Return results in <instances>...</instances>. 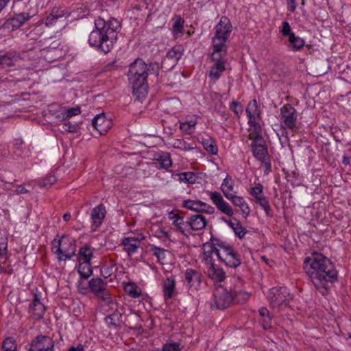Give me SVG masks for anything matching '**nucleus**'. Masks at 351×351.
Here are the masks:
<instances>
[{
  "mask_svg": "<svg viewBox=\"0 0 351 351\" xmlns=\"http://www.w3.org/2000/svg\"><path fill=\"white\" fill-rule=\"evenodd\" d=\"M304 269L322 295H327L330 286L338 280L334 264L322 254L314 252L305 258Z\"/></svg>",
  "mask_w": 351,
  "mask_h": 351,
  "instance_id": "nucleus-1",
  "label": "nucleus"
},
{
  "mask_svg": "<svg viewBox=\"0 0 351 351\" xmlns=\"http://www.w3.org/2000/svg\"><path fill=\"white\" fill-rule=\"evenodd\" d=\"M95 27L89 34L88 44L97 51L109 53L117 40V32L121 28V22L115 18L105 21L99 16L95 20Z\"/></svg>",
  "mask_w": 351,
  "mask_h": 351,
  "instance_id": "nucleus-2",
  "label": "nucleus"
},
{
  "mask_svg": "<svg viewBox=\"0 0 351 351\" xmlns=\"http://www.w3.org/2000/svg\"><path fill=\"white\" fill-rule=\"evenodd\" d=\"M132 94L138 101H142L148 93L147 64L141 58L136 59L127 73Z\"/></svg>",
  "mask_w": 351,
  "mask_h": 351,
  "instance_id": "nucleus-3",
  "label": "nucleus"
},
{
  "mask_svg": "<svg viewBox=\"0 0 351 351\" xmlns=\"http://www.w3.org/2000/svg\"><path fill=\"white\" fill-rule=\"evenodd\" d=\"M215 35L213 38V59L214 60V54L221 51H226V42L229 38L232 29V26L227 17L223 16L219 22L215 27Z\"/></svg>",
  "mask_w": 351,
  "mask_h": 351,
  "instance_id": "nucleus-4",
  "label": "nucleus"
},
{
  "mask_svg": "<svg viewBox=\"0 0 351 351\" xmlns=\"http://www.w3.org/2000/svg\"><path fill=\"white\" fill-rule=\"evenodd\" d=\"M221 248L217 252L218 260L226 266L231 268H237L241 265V255L236 250L226 241L217 244Z\"/></svg>",
  "mask_w": 351,
  "mask_h": 351,
  "instance_id": "nucleus-5",
  "label": "nucleus"
},
{
  "mask_svg": "<svg viewBox=\"0 0 351 351\" xmlns=\"http://www.w3.org/2000/svg\"><path fill=\"white\" fill-rule=\"evenodd\" d=\"M234 302L233 293L226 289L219 287L213 293V300L210 302L211 309L225 310Z\"/></svg>",
  "mask_w": 351,
  "mask_h": 351,
  "instance_id": "nucleus-6",
  "label": "nucleus"
},
{
  "mask_svg": "<svg viewBox=\"0 0 351 351\" xmlns=\"http://www.w3.org/2000/svg\"><path fill=\"white\" fill-rule=\"evenodd\" d=\"M269 299L273 308L278 310L287 307L292 297L286 287H273L269 290Z\"/></svg>",
  "mask_w": 351,
  "mask_h": 351,
  "instance_id": "nucleus-7",
  "label": "nucleus"
},
{
  "mask_svg": "<svg viewBox=\"0 0 351 351\" xmlns=\"http://www.w3.org/2000/svg\"><path fill=\"white\" fill-rule=\"evenodd\" d=\"M67 237L62 236L61 239H53L52 241V250L55 254L61 255L58 258L59 261L71 259L75 253V241L74 239H68L69 249H65Z\"/></svg>",
  "mask_w": 351,
  "mask_h": 351,
  "instance_id": "nucleus-8",
  "label": "nucleus"
},
{
  "mask_svg": "<svg viewBox=\"0 0 351 351\" xmlns=\"http://www.w3.org/2000/svg\"><path fill=\"white\" fill-rule=\"evenodd\" d=\"M88 288L100 300L110 305L113 302L107 289V282L100 278H94L89 280Z\"/></svg>",
  "mask_w": 351,
  "mask_h": 351,
  "instance_id": "nucleus-9",
  "label": "nucleus"
},
{
  "mask_svg": "<svg viewBox=\"0 0 351 351\" xmlns=\"http://www.w3.org/2000/svg\"><path fill=\"white\" fill-rule=\"evenodd\" d=\"M280 117L286 128L292 131L297 128L298 113L291 104H285L280 108Z\"/></svg>",
  "mask_w": 351,
  "mask_h": 351,
  "instance_id": "nucleus-10",
  "label": "nucleus"
},
{
  "mask_svg": "<svg viewBox=\"0 0 351 351\" xmlns=\"http://www.w3.org/2000/svg\"><path fill=\"white\" fill-rule=\"evenodd\" d=\"M54 341L49 336L39 335L32 339L28 351H55Z\"/></svg>",
  "mask_w": 351,
  "mask_h": 351,
  "instance_id": "nucleus-11",
  "label": "nucleus"
},
{
  "mask_svg": "<svg viewBox=\"0 0 351 351\" xmlns=\"http://www.w3.org/2000/svg\"><path fill=\"white\" fill-rule=\"evenodd\" d=\"M31 16L29 13L21 12L15 14L12 17L7 19L1 25L3 29L8 31H13L19 28L26 21L29 20Z\"/></svg>",
  "mask_w": 351,
  "mask_h": 351,
  "instance_id": "nucleus-12",
  "label": "nucleus"
},
{
  "mask_svg": "<svg viewBox=\"0 0 351 351\" xmlns=\"http://www.w3.org/2000/svg\"><path fill=\"white\" fill-rule=\"evenodd\" d=\"M209 196L213 203L221 213L229 217L234 215L232 208L223 199L220 193L217 191L210 192Z\"/></svg>",
  "mask_w": 351,
  "mask_h": 351,
  "instance_id": "nucleus-13",
  "label": "nucleus"
},
{
  "mask_svg": "<svg viewBox=\"0 0 351 351\" xmlns=\"http://www.w3.org/2000/svg\"><path fill=\"white\" fill-rule=\"evenodd\" d=\"M182 207L197 213H205L207 214H213L215 213L214 207L200 200H184L182 202Z\"/></svg>",
  "mask_w": 351,
  "mask_h": 351,
  "instance_id": "nucleus-14",
  "label": "nucleus"
},
{
  "mask_svg": "<svg viewBox=\"0 0 351 351\" xmlns=\"http://www.w3.org/2000/svg\"><path fill=\"white\" fill-rule=\"evenodd\" d=\"M145 237L143 234H138L137 237H125L121 241V245L124 247L123 250L128 253L129 256L136 252L137 249L140 247V242L143 240Z\"/></svg>",
  "mask_w": 351,
  "mask_h": 351,
  "instance_id": "nucleus-15",
  "label": "nucleus"
},
{
  "mask_svg": "<svg viewBox=\"0 0 351 351\" xmlns=\"http://www.w3.org/2000/svg\"><path fill=\"white\" fill-rule=\"evenodd\" d=\"M106 214V208L104 204H100L93 208L90 213L93 231L96 230L103 223Z\"/></svg>",
  "mask_w": 351,
  "mask_h": 351,
  "instance_id": "nucleus-16",
  "label": "nucleus"
},
{
  "mask_svg": "<svg viewBox=\"0 0 351 351\" xmlns=\"http://www.w3.org/2000/svg\"><path fill=\"white\" fill-rule=\"evenodd\" d=\"M110 120L106 118L104 113L97 114L92 120L93 127L99 132L101 135L105 134L110 128Z\"/></svg>",
  "mask_w": 351,
  "mask_h": 351,
  "instance_id": "nucleus-17",
  "label": "nucleus"
},
{
  "mask_svg": "<svg viewBox=\"0 0 351 351\" xmlns=\"http://www.w3.org/2000/svg\"><path fill=\"white\" fill-rule=\"evenodd\" d=\"M45 310V306L40 302L38 295L37 294H34L33 301L29 304V313H31L36 319H40L43 318Z\"/></svg>",
  "mask_w": 351,
  "mask_h": 351,
  "instance_id": "nucleus-18",
  "label": "nucleus"
},
{
  "mask_svg": "<svg viewBox=\"0 0 351 351\" xmlns=\"http://www.w3.org/2000/svg\"><path fill=\"white\" fill-rule=\"evenodd\" d=\"M189 231L202 230L207 225L206 217L200 214L191 215L188 218Z\"/></svg>",
  "mask_w": 351,
  "mask_h": 351,
  "instance_id": "nucleus-19",
  "label": "nucleus"
},
{
  "mask_svg": "<svg viewBox=\"0 0 351 351\" xmlns=\"http://www.w3.org/2000/svg\"><path fill=\"white\" fill-rule=\"evenodd\" d=\"M230 200L231 202L235 206L240 208L242 216L244 218H247L250 213V208L247 203L245 201L243 197L237 196L236 195H232L227 198Z\"/></svg>",
  "mask_w": 351,
  "mask_h": 351,
  "instance_id": "nucleus-20",
  "label": "nucleus"
},
{
  "mask_svg": "<svg viewBox=\"0 0 351 351\" xmlns=\"http://www.w3.org/2000/svg\"><path fill=\"white\" fill-rule=\"evenodd\" d=\"M163 296L165 301L171 299L176 294V281L172 278H167L162 285Z\"/></svg>",
  "mask_w": 351,
  "mask_h": 351,
  "instance_id": "nucleus-21",
  "label": "nucleus"
},
{
  "mask_svg": "<svg viewBox=\"0 0 351 351\" xmlns=\"http://www.w3.org/2000/svg\"><path fill=\"white\" fill-rule=\"evenodd\" d=\"M185 280L190 287H197L201 282V275L193 269H187L184 274Z\"/></svg>",
  "mask_w": 351,
  "mask_h": 351,
  "instance_id": "nucleus-22",
  "label": "nucleus"
},
{
  "mask_svg": "<svg viewBox=\"0 0 351 351\" xmlns=\"http://www.w3.org/2000/svg\"><path fill=\"white\" fill-rule=\"evenodd\" d=\"M208 276L216 282H221L226 278V273L222 268L212 265V267L208 268Z\"/></svg>",
  "mask_w": 351,
  "mask_h": 351,
  "instance_id": "nucleus-23",
  "label": "nucleus"
},
{
  "mask_svg": "<svg viewBox=\"0 0 351 351\" xmlns=\"http://www.w3.org/2000/svg\"><path fill=\"white\" fill-rule=\"evenodd\" d=\"M245 112L248 119H259L261 112L258 109L256 99H253L249 102L245 109Z\"/></svg>",
  "mask_w": 351,
  "mask_h": 351,
  "instance_id": "nucleus-24",
  "label": "nucleus"
},
{
  "mask_svg": "<svg viewBox=\"0 0 351 351\" xmlns=\"http://www.w3.org/2000/svg\"><path fill=\"white\" fill-rule=\"evenodd\" d=\"M289 48L293 51H300L305 45V40L295 36V34H291V37L289 38Z\"/></svg>",
  "mask_w": 351,
  "mask_h": 351,
  "instance_id": "nucleus-25",
  "label": "nucleus"
},
{
  "mask_svg": "<svg viewBox=\"0 0 351 351\" xmlns=\"http://www.w3.org/2000/svg\"><path fill=\"white\" fill-rule=\"evenodd\" d=\"M224 70L225 66L223 62L220 60H217L210 71L209 77L214 81H217Z\"/></svg>",
  "mask_w": 351,
  "mask_h": 351,
  "instance_id": "nucleus-26",
  "label": "nucleus"
},
{
  "mask_svg": "<svg viewBox=\"0 0 351 351\" xmlns=\"http://www.w3.org/2000/svg\"><path fill=\"white\" fill-rule=\"evenodd\" d=\"M223 241H224L221 240L219 238L211 236V237L210 239V241L205 243L203 245L204 252L210 250V254H213V252H215V254L217 255V252L218 250L219 251V250H221V248L219 247H218L217 244L219 243L220 242H223Z\"/></svg>",
  "mask_w": 351,
  "mask_h": 351,
  "instance_id": "nucleus-27",
  "label": "nucleus"
},
{
  "mask_svg": "<svg viewBox=\"0 0 351 351\" xmlns=\"http://www.w3.org/2000/svg\"><path fill=\"white\" fill-rule=\"evenodd\" d=\"M17 58L10 52L0 55V68H7L14 66Z\"/></svg>",
  "mask_w": 351,
  "mask_h": 351,
  "instance_id": "nucleus-28",
  "label": "nucleus"
},
{
  "mask_svg": "<svg viewBox=\"0 0 351 351\" xmlns=\"http://www.w3.org/2000/svg\"><path fill=\"white\" fill-rule=\"evenodd\" d=\"M183 49L182 46H176L169 50L165 56L171 61L174 62L176 64L183 54Z\"/></svg>",
  "mask_w": 351,
  "mask_h": 351,
  "instance_id": "nucleus-29",
  "label": "nucleus"
},
{
  "mask_svg": "<svg viewBox=\"0 0 351 351\" xmlns=\"http://www.w3.org/2000/svg\"><path fill=\"white\" fill-rule=\"evenodd\" d=\"M77 271L82 278L88 279L93 274V268L90 262H83L79 265Z\"/></svg>",
  "mask_w": 351,
  "mask_h": 351,
  "instance_id": "nucleus-30",
  "label": "nucleus"
},
{
  "mask_svg": "<svg viewBox=\"0 0 351 351\" xmlns=\"http://www.w3.org/2000/svg\"><path fill=\"white\" fill-rule=\"evenodd\" d=\"M156 160L158 162L160 168L168 169L172 165L170 154L167 152H162L158 155Z\"/></svg>",
  "mask_w": 351,
  "mask_h": 351,
  "instance_id": "nucleus-31",
  "label": "nucleus"
},
{
  "mask_svg": "<svg viewBox=\"0 0 351 351\" xmlns=\"http://www.w3.org/2000/svg\"><path fill=\"white\" fill-rule=\"evenodd\" d=\"M252 152L253 156L259 161L269 156L267 148L264 145L252 148Z\"/></svg>",
  "mask_w": 351,
  "mask_h": 351,
  "instance_id": "nucleus-32",
  "label": "nucleus"
},
{
  "mask_svg": "<svg viewBox=\"0 0 351 351\" xmlns=\"http://www.w3.org/2000/svg\"><path fill=\"white\" fill-rule=\"evenodd\" d=\"M221 190L226 198L232 195L230 192L233 191V182L232 178L228 176H227L226 178L223 180L221 186Z\"/></svg>",
  "mask_w": 351,
  "mask_h": 351,
  "instance_id": "nucleus-33",
  "label": "nucleus"
},
{
  "mask_svg": "<svg viewBox=\"0 0 351 351\" xmlns=\"http://www.w3.org/2000/svg\"><path fill=\"white\" fill-rule=\"evenodd\" d=\"M124 289L125 292L133 298H138L141 295V289L133 282L127 283L124 287Z\"/></svg>",
  "mask_w": 351,
  "mask_h": 351,
  "instance_id": "nucleus-34",
  "label": "nucleus"
},
{
  "mask_svg": "<svg viewBox=\"0 0 351 351\" xmlns=\"http://www.w3.org/2000/svg\"><path fill=\"white\" fill-rule=\"evenodd\" d=\"M254 200L257 204L260 205V206H261L263 208V209L265 212V214L267 216H269V217L272 216L269 203L267 200V198L265 196H264V195L260 196V197L254 199Z\"/></svg>",
  "mask_w": 351,
  "mask_h": 351,
  "instance_id": "nucleus-35",
  "label": "nucleus"
},
{
  "mask_svg": "<svg viewBox=\"0 0 351 351\" xmlns=\"http://www.w3.org/2000/svg\"><path fill=\"white\" fill-rule=\"evenodd\" d=\"M177 230L182 233L184 235H187L188 234H190L189 232V221H184V217L182 216L180 217V220H178V222H175V223L173 224Z\"/></svg>",
  "mask_w": 351,
  "mask_h": 351,
  "instance_id": "nucleus-36",
  "label": "nucleus"
},
{
  "mask_svg": "<svg viewBox=\"0 0 351 351\" xmlns=\"http://www.w3.org/2000/svg\"><path fill=\"white\" fill-rule=\"evenodd\" d=\"M173 147L184 152L191 151L195 149L194 144L188 143L184 140L178 139L173 145Z\"/></svg>",
  "mask_w": 351,
  "mask_h": 351,
  "instance_id": "nucleus-37",
  "label": "nucleus"
},
{
  "mask_svg": "<svg viewBox=\"0 0 351 351\" xmlns=\"http://www.w3.org/2000/svg\"><path fill=\"white\" fill-rule=\"evenodd\" d=\"M92 257L93 252L89 246L85 245L80 248L79 251V258L80 260H83L84 262H90Z\"/></svg>",
  "mask_w": 351,
  "mask_h": 351,
  "instance_id": "nucleus-38",
  "label": "nucleus"
},
{
  "mask_svg": "<svg viewBox=\"0 0 351 351\" xmlns=\"http://www.w3.org/2000/svg\"><path fill=\"white\" fill-rule=\"evenodd\" d=\"M258 119H248V125L250 126V134H262V128L261 124L256 121Z\"/></svg>",
  "mask_w": 351,
  "mask_h": 351,
  "instance_id": "nucleus-39",
  "label": "nucleus"
},
{
  "mask_svg": "<svg viewBox=\"0 0 351 351\" xmlns=\"http://www.w3.org/2000/svg\"><path fill=\"white\" fill-rule=\"evenodd\" d=\"M178 176L179 177V180L181 182H184L189 184H193L196 181V175L194 172H184L178 174Z\"/></svg>",
  "mask_w": 351,
  "mask_h": 351,
  "instance_id": "nucleus-40",
  "label": "nucleus"
},
{
  "mask_svg": "<svg viewBox=\"0 0 351 351\" xmlns=\"http://www.w3.org/2000/svg\"><path fill=\"white\" fill-rule=\"evenodd\" d=\"M16 343L12 337L6 338L3 342L2 348L3 351H16Z\"/></svg>",
  "mask_w": 351,
  "mask_h": 351,
  "instance_id": "nucleus-41",
  "label": "nucleus"
},
{
  "mask_svg": "<svg viewBox=\"0 0 351 351\" xmlns=\"http://www.w3.org/2000/svg\"><path fill=\"white\" fill-rule=\"evenodd\" d=\"M150 251L153 252V255L155 256L157 259L158 262H160V260L165 259V252H167L166 250L157 247L154 245H150Z\"/></svg>",
  "mask_w": 351,
  "mask_h": 351,
  "instance_id": "nucleus-42",
  "label": "nucleus"
},
{
  "mask_svg": "<svg viewBox=\"0 0 351 351\" xmlns=\"http://www.w3.org/2000/svg\"><path fill=\"white\" fill-rule=\"evenodd\" d=\"M204 149L210 154L215 155L217 153V147L214 144L212 139H206L202 141Z\"/></svg>",
  "mask_w": 351,
  "mask_h": 351,
  "instance_id": "nucleus-43",
  "label": "nucleus"
},
{
  "mask_svg": "<svg viewBox=\"0 0 351 351\" xmlns=\"http://www.w3.org/2000/svg\"><path fill=\"white\" fill-rule=\"evenodd\" d=\"M184 20L180 16H177L173 25V32L178 35L183 32Z\"/></svg>",
  "mask_w": 351,
  "mask_h": 351,
  "instance_id": "nucleus-44",
  "label": "nucleus"
},
{
  "mask_svg": "<svg viewBox=\"0 0 351 351\" xmlns=\"http://www.w3.org/2000/svg\"><path fill=\"white\" fill-rule=\"evenodd\" d=\"M162 73L171 71L176 64L174 62L171 61L168 58L165 56L160 63Z\"/></svg>",
  "mask_w": 351,
  "mask_h": 351,
  "instance_id": "nucleus-45",
  "label": "nucleus"
},
{
  "mask_svg": "<svg viewBox=\"0 0 351 351\" xmlns=\"http://www.w3.org/2000/svg\"><path fill=\"white\" fill-rule=\"evenodd\" d=\"M161 69V65L157 62H152L147 65V75L154 74L156 76L159 75L160 70Z\"/></svg>",
  "mask_w": 351,
  "mask_h": 351,
  "instance_id": "nucleus-46",
  "label": "nucleus"
},
{
  "mask_svg": "<svg viewBox=\"0 0 351 351\" xmlns=\"http://www.w3.org/2000/svg\"><path fill=\"white\" fill-rule=\"evenodd\" d=\"M248 138L252 140L251 144L252 148L263 145V142L264 141L262 134L254 135V134H249Z\"/></svg>",
  "mask_w": 351,
  "mask_h": 351,
  "instance_id": "nucleus-47",
  "label": "nucleus"
},
{
  "mask_svg": "<svg viewBox=\"0 0 351 351\" xmlns=\"http://www.w3.org/2000/svg\"><path fill=\"white\" fill-rule=\"evenodd\" d=\"M234 234L239 238L242 239L244 237L245 234L247 233V230L242 226L241 223L238 221L236 223L235 226L232 228Z\"/></svg>",
  "mask_w": 351,
  "mask_h": 351,
  "instance_id": "nucleus-48",
  "label": "nucleus"
},
{
  "mask_svg": "<svg viewBox=\"0 0 351 351\" xmlns=\"http://www.w3.org/2000/svg\"><path fill=\"white\" fill-rule=\"evenodd\" d=\"M233 295L234 301L237 302H245L250 298V295L245 291L234 292Z\"/></svg>",
  "mask_w": 351,
  "mask_h": 351,
  "instance_id": "nucleus-49",
  "label": "nucleus"
},
{
  "mask_svg": "<svg viewBox=\"0 0 351 351\" xmlns=\"http://www.w3.org/2000/svg\"><path fill=\"white\" fill-rule=\"evenodd\" d=\"M196 125L195 121H190L186 123H181L180 128L186 134H191L192 132V128Z\"/></svg>",
  "mask_w": 351,
  "mask_h": 351,
  "instance_id": "nucleus-50",
  "label": "nucleus"
},
{
  "mask_svg": "<svg viewBox=\"0 0 351 351\" xmlns=\"http://www.w3.org/2000/svg\"><path fill=\"white\" fill-rule=\"evenodd\" d=\"M280 32L283 36H288L289 38L291 37V34H294V33L291 32V26L287 21L282 22Z\"/></svg>",
  "mask_w": 351,
  "mask_h": 351,
  "instance_id": "nucleus-51",
  "label": "nucleus"
},
{
  "mask_svg": "<svg viewBox=\"0 0 351 351\" xmlns=\"http://www.w3.org/2000/svg\"><path fill=\"white\" fill-rule=\"evenodd\" d=\"M58 11L53 10L52 12L47 17L45 24L47 26L52 25L62 16L58 14Z\"/></svg>",
  "mask_w": 351,
  "mask_h": 351,
  "instance_id": "nucleus-52",
  "label": "nucleus"
},
{
  "mask_svg": "<svg viewBox=\"0 0 351 351\" xmlns=\"http://www.w3.org/2000/svg\"><path fill=\"white\" fill-rule=\"evenodd\" d=\"M263 191V186L261 184L258 183L255 186L251 189L250 192V195L256 199L260 196H262Z\"/></svg>",
  "mask_w": 351,
  "mask_h": 351,
  "instance_id": "nucleus-53",
  "label": "nucleus"
},
{
  "mask_svg": "<svg viewBox=\"0 0 351 351\" xmlns=\"http://www.w3.org/2000/svg\"><path fill=\"white\" fill-rule=\"evenodd\" d=\"M230 108L234 113L239 117L243 112V107L241 104L238 101H233L230 105Z\"/></svg>",
  "mask_w": 351,
  "mask_h": 351,
  "instance_id": "nucleus-54",
  "label": "nucleus"
},
{
  "mask_svg": "<svg viewBox=\"0 0 351 351\" xmlns=\"http://www.w3.org/2000/svg\"><path fill=\"white\" fill-rule=\"evenodd\" d=\"M212 254H210V250L204 252V260L206 265L208 266V268L212 267V265H215L213 259Z\"/></svg>",
  "mask_w": 351,
  "mask_h": 351,
  "instance_id": "nucleus-55",
  "label": "nucleus"
},
{
  "mask_svg": "<svg viewBox=\"0 0 351 351\" xmlns=\"http://www.w3.org/2000/svg\"><path fill=\"white\" fill-rule=\"evenodd\" d=\"M162 351H180V345L178 343H166L163 346Z\"/></svg>",
  "mask_w": 351,
  "mask_h": 351,
  "instance_id": "nucleus-56",
  "label": "nucleus"
},
{
  "mask_svg": "<svg viewBox=\"0 0 351 351\" xmlns=\"http://www.w3.org/2000/svg\"><path fill=\"white\" fill-rule=\"evenodd\" d=\"M80 112V108L78 106L69 108L65 112V118H71L73 116L79 114Z\"/></svg>",
  "mask_w": 351,
  "mask_h": 351,
  "instance_id": "nucleus-57",
  "label": "nucleus"
},
{
  "mask_svg": "<svg viewBox=\"0 0 351 351\" xmlns=\"http://www.w3.org/2000/svg\"><path fill=\"white\" fill-rule=\"evenodd\" d=\"M260 161L261 162V165L265 168V173L268 174L271 171L270 156Z\"/></svg>",
  "mask_w": 351,
  "mask_h": 351,
  "instance_id": "nucleus-58",
  "label": "nucleus"
},
{
  "mask_svg": "<svg viewBox=\"0 0 351 351\" xmlns=\"http://www.w3.org/2000/svg\"><path fill=\"white\" fill-rule=\"evenodd\" d=\"M122 317L121 313H114L110 315L108 317L110 319V324L112 326L117 327L119 326V319Z\"/></svg>",
  "mask_w": 351,
  "mask_h": 351,
  "instance_id": "nucleus-59",
  "label": "nucleus"
},
{
  "mask_svg": "<svg viewBox=\"0 0 351 351\" xmlns=\"http://www.w3.org/2000/svg\"><path fill=\"white\" fill-rule=\"evenodd\" d=\"M56 182V177L54 176H49L43 181L42 186L45 187H47V186H51Z\"/></svg>",
  "mask_w": 351,
  "mask_h": 351,
  "instance_id": "nucleus-60",
  "label": "nucleus"
},
{
  "mask_svg": "<svg viewBox=\"0 0 351 351\" xmlns=\"http://www.w3.org/2000/svg\"><path fill=\"white\" fill-rule=\"evenodd\" d=\"M262 326L264 329H269L271 327V317L270 315L263 318Z\"/></svg>",
  "mask_w": 351,
  "mask_h": 351,
  "instance_id": "nucleus-61",
  "label": "nucleus"
},
{
  "mask_svg": "<svg viewBox=\"0 0 351 351\" xmlns=\"http://www.w3.org/2000/svg\"><path fill=\"white\" fill-rule=\"evenodd\" d=\"M7 254V243L3 241L0 242V258H3Z\"/></svg>",
  "mask_w": 351,
  "mask_h": 351,
  "instance_id": "nucleus-62",
  "label": "nucleus"
},
{
  "mask_svg": "<svg viewBox=\"0 0 351 351\" xmlns=\"http://www.w3.org/2000/svg\"><path fill=\"white\" fill-rule=\"evenodd\" d=\"M169 219L172 221V224L175 223V222H178V220H180L181 215L178 213H174L173 211H171L169 213L168 216Z\"/></svg>",
  "mask_w": 351,
  "mask_h": 351,
  "instance_id": "nucleus-63",
  "label": "nucleus"
},
{
  "mask_svg": "<svg viewBox=\"0 0 351 351\" xmlns=\"http://www.w3.org/2000/svg\"><path fill=\"white\" fill-rule=\"evenodd\" d=\"M287 1H288V5H287L288 10L291 12H294L295 11V9L297 7L296 1L295 0H289Z\"/></svg>",
  "mask_w": 351,
  "mask_h": 351,
  "instance_id": "nucleus-64",
  "label": "nucleus"
}]
</instances>
